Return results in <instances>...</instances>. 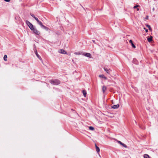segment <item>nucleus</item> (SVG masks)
Returning a JSON list of instances; mask_svg holds the SVG:
<instances>
[{
	"label": "nucleus",
	"instance_id": "f257e3e1",
	"mask_svg": "<svg viewBox=\"0 0 158 158\" xmlns=\"http://www.w3.org/2000/svg\"><path fill=\"white\" fill-rule=\"evenodd\" d=\"M49 82L52 84L55 85H57L60 83V81L58 79L52 80L50 81Z\"/></svg>",
	"mask_w": 158,
	"mask_h": 158
},
{
	"label": "nucleus",
	"instance_id": "f03ea898",
	"mask_svg": "<svg viewBox=\"0 0 158 158\" xmlns=\"http://www.w3.org/2000/svg\"><path fill=\"white\" fill-rule=\"evenodd\" d=\"M26 23L27 25L29 27L31 30L32 31L33 30V29L34 28L33 25L31 23H30L28 20H26Z\"/></svg>",
	"mask_w": 158,
	"mask_h": 158
},
{
	"label": "nucleus",
	"instance_id": "7ed1b4c3",
	"mask_svg": "<svg viewBox=\"0 0 158 158\" xmlns=\"http://www.w3.org/2000/svg\"><path fill=\"white\" fill-rule=\"evenodd\" d=\"M82 55L87 57H88L90 58H92V56H91V54L90 53H85L83 52V54Z\"/></svg>",
	"mask_w": 158,
	"mask_h": 158
},
{
	"label": "nucleus",
	"instance_id": "20e7f679",
	"mask_svg": "<svg viewBox=\"0 0 158 158\" xmlns=\"http://www.w3.org/2000/svg\"><path fill=\"white\" fill-rule=\"evenodd\" d=\"M32 31H33L34 33L36 34V35H40V32L39 31H38L37 29L35 28H34L33 30H32Z\"/></svg>",
	"mask_w": 158,
	"mask_h": 158
},
{
	"label": "nucleus",
	"instance_id": "39448f33",
	"mask_svg": "<svg viewBox=\"0 0 158 158\" xmlns=\"http://www.w3.org/2000/svg\"><path fill=\"white\" fill-rule=\"evenodd\" d=\"M34 52L35 53V54L36 55L37 57L40 60H41V57L38 55L37 53V51L36 49L34 50Z\"/></svg>",
	"mask_w": 158,
	"mask_h": 158
},
{
	"label": "nucleus",
	"instance_id": "423d86ee",
	"mask_svg": "<svg viewBox=\"0 0 158 158\" xmlns=\"http://www.w3.org/2000/svg\"><path fill=\"white\" fill-rule=\"evenodd\" d=\"M119 107V105L118 104L114 105L111 106L112 108L114 109H116L118 108Z\"/></svg>",
	"mask_w": 158,
	"mask_h": 158
},
{
	"label": "nucleus",
	"instance_id": "0eeeda50",
	"mask_svg": "<svg viewBox=\"0 0 158 158\" xmlns=\"http://www.w3.org/2000/svg\"><path fill=\"white\" fill-rule=\"evenodd\" d=\"M104 69L105 71L107 73L109 74L110 73V71H111V70H110V69H108L106 68H104Z\"/></svg>",
	"mask_w": 158,
	"mask_h": 158
},
{
	"label": "nucleus",
	"instance_id": "6e6552de",
	"mask_svg": "<svg viewBox=\"0 0 158 158\" xmlns=\"http://www.w3.org/2000/svg\"><path fill=\"white\" fill-rule=\"evenodd\" d=\"M59 52L62 54H66L67 52L63 49H61L59 51Z\"/></svg>",
	"mask_w": 158,
	"mask_h": 158
},
{
	"label": "nucleus",
	"instance_id": "1a4fd4ad",
	"mask_svg": "<svg viewBox=\"0 0 158 158\" xmlns=\"http://www.w3.org/2000/svg\"><path fill=\"white\" fill-rule=\"evenodd\" d=\"M74 54L77 55H82L83 54V52H76L74 53Z\"/></svg>",
	"mask_w": 158,
	"mask_h": 158
},
{
	"label": "nucleus",
	"instance_id": "9d476101",
	"mask_svg": "<svg viewBox=\"0 0 158 158\" xmlns=\"http://www.w3.org/2000/svg\"><path fill=\"white\" fill-rule=\"evenodd\" d=\"M95 146L96 149V151L98 153L100 151V149L99 147L97 146L96 144H95Z\"/></svg>",
	"mask_w": 158,
	"mask_h": 158
},
{
	"label": "nucleus",
	"instance_id": "9b49d317",
	"mask_svg": "<svg viewBox=\"0 0 158 158\" xmlns=\"http://www.w3.org/2000/svg\"><path fill=\"white\" fill-rule=\"evenodd\" d=\"M147 40L148 42H151L152 40V37L151 36L149 37L148 38Z\"/></svg>",
	"mask_w": 158,
	"mask_h": 158
},
{
	"label": "nucleus",
	"instance_id": "f8f14e48",
	"mask_svg": "<svg viewBox=\"0 0 158 158\" xmlns=\"http://www.w3.org/2000/svg\"><path fill=\"white\" fill-rule=\"evenodd\" d=\"M99 77H100L103 78L105 80H106L107 79V77H106L104 75H99Z\"/></svg>",
	"mask_w": 158,
	"mask_h": 158
},
{
	"label": "nucleus",
	"instance_id": "ddd939ff",
	"mask_svg": "<svg viewBox=\"0 0 158 158\" xmlns=\"http://www.w3.org/2000/svg\"><path fill=\"white\" fill-rule=\"evenodd\" d=\"M106 89H107V88H106V87L105 86H104L102 87V90L103 93H105V91L106 90Z\"/></svg>",
	"mask_w": 158,
	"mask_h": 158
},
{
	"label": "nucleus",
	"instance_id": "4468645a",
	"mask_svg": "<svg viewBox=\"0 0 158 158\" xmlns=\"http://www.w3.org/2000/svg\"><path fill=\"white\" fill-rule=\"evenodd\" d=\"M82 93L83 94L84 96L85 97H86V95L87 94V93L86 91L85 90H83L82 91Z\"/></svg>",
	"mask_w": 158,
	"mask_h": 158
},
{
	"label": "nucleus",
	"instance_id": "2eb2a0df",
	"mask_svg": "<svg viewBox=\"0 0 158 158\" xmlns=\"http://www.w3.org/2000/svg\"><path fill=\"white\" fill-rule=\"evenodd\" d=\"M37 22V23L41 27L43 25L42 24V23L40 21H39V20Z\"/></svg>",
	"mask_w": 158,
	"mask_h": 158
},
{
	"label": "nucleus",
	"instance_id": "dca6fc26",
	"mask_svg": "<svg viewBox=\"0 0 158 158\" xmlns=\"http://www.w3.org/2000/svg\"><path fill=\"white\" fill-rule=\"evenodd\" d=\"M143 157L144 158H150L149 156L147 154H145L143 155Z\"/></svg>",
	"mask_w": 158,
	"mask_h": 158
},
{
	"label": "nucleus",
	"instance_id": "f3484780",
	"mask_svg": "<svg viewBox=\"0 0 158 158\" xmlns=\"http://www.w3.org/2000/svg\"><path fill=\"white\" fill-rule=\"evenodd\" d=\"M41 27L43 29H44L46 30H48V28L47 27L45 26L44 25H43Z\"/></svg>",
	"mask_w": 158,
	"mask_h": 158
},
{
	"label": "nucleus",
	"instance_id": "a211bd4d",
	"mask_svg": "<svg viewBox=\"0 0 158 158\" xmlns=\"http://www.w3.org/2000/svg\"><path fill=\"white\" fill-rule=\"evenodd\" d=\"M7 56L6 55H5L3 57V59L5 61H7Z\"/></svg>",
	"mask_w": 158,
	"mask_h": 158
},
{
	"label": "nucleus",
	"instance_id": "6ab92c4d",
	"mask_svg": "<svg viewBox=\"0 0 158 158\" xmlns=\"http://www.w3.org/2000/svg\"><path fill=\"white\" fill-rule=\"evenodd\" d=\"M146 26L147 27H148V28L149 30H150V31L152 30V29L151 27L148 24H147V25H146Z\"/></svg>",
	"mask_w": 158,
	"mask_h": 158
},
{
	"label": "nucleus",
	"instance_id": "aec40b11",
	"mask_svg": "<svg viewBox=\"0 0 158 158\" xmlns=\"http://www.w3.org/2000/svg\"><path fill=\"white\" fill-rule=\"evenodd\" d=\"M89 129L91 130H93L94 129V128L92 127H89Z\"/></svg>",
	"mask_w": 158,
	"mask_h": 158
},
{
	"label": "nucleus",
	"instance_id": "412c9836",
	"mask_svg": "<svg viewBox=\"0 0 158 158\" xmlns=\"http://www.w3.org/2000/svg\"><path fill=\"white\" fill-rule=\"evenodd\" d=\"M122 145L125 147V148H127V146L125 144L123 143L122 144Z\"/></svg>",
	"mask_w": 158,
	"mask_h": 158
},
{
	"label": "nucleus",
	"instance_id": "4be33fe9",
	"mask_svg": "<svg viewBox=\"0 0 158 158\" xmlns=\"http://www.w3.org/2000/svg\"><path fill=\"white\" fill-rule=\"evenodd\" d=\"M131 46H132V47L134 48H135V45L133 43L131 44Z\"/></svg>",
	"mask_w": 158,
	"mask_h": 158
},
{
	"label": "nucleus",
	"instance_id": "5701e85b",
	"mask_svg": "<svg viewBox=\"0 0 158 158\" xmlns=\"http://www.w3.org/2000/svg\"><path fill=\"white\" fill-rule=\"evenodd\" d=\"M139 6V5H135V6H134V8H137V7H138V6Z\"/></svg>",
	"mask_w": 158,
	"mask_h": 158
},
{
	"label": "nucleus",
	"instance_id": "b1692460",
	"mask_svg": "<svg viewBox=\"0 0 158 158\" xmlns=\"http://www.w3.org/2000/svg\"><path fill=\"white\" fill-rule=\"evenodd\" d=\"M30 15H31L32 17L33 18H34L35 17V15L33 14H31V13L30 14Z\"/></svg>",
	"mask_w": 158,
	"mask_h": 158
},
{
	"label": "nucleus",
	"instance_id": "393cba45",
	"mask_svg": "<svg viewBox=\"0 0 158 158\" xmlns=\"http://www.w3.org/2000/svg\"><path fill=\"white\" fill-rule=\"evenodd\" d=\"M118 142L119 143V144H120L121 145H122V144L123 143L122 142H121L120 141H118Z\"/></svg>",
	"mask_w": 158,
	"mask_h": 158
},
{
	"label": "nucleus",
	"instance_id": "a878e982",
	"mask_svg": "<svg viewBox=\"0 0 158 158\" xmlns=\"http://www.w3.org/2000/svg\"><path fill=\"white\" fill-rule=\"evenodd\" d=\"M34 19H35L37 21V22L38 21V20H39L36 17H35Z\"/></svg>",
	"mask_w": 158,
	"mask_h": 158
},
{
	"label": "nucleus",
	"instance_id": "bb28decb",
	"mask_svg": "<svg viewBox=\"0 0 158 158\" xmlns=\"http://www.w3.org/2000/svg\"><path fill=\"white\" fill-rule=\"evenodd\" d=\"M130 43H131V44L133 43L132 41L131 40H130L129 41Z\"/></svg>",
	"mask_w": 158,
	"mask_h": 158
},
{
	"label": "nucleus",
	"instance_id": "cd10ccee",
	"mask_svg": "<svg viewBox=\"0 0 158 158\" xmlns=\"http://www.w3.org/2000/svg\"><path fill=\"white\" fill-rule=\"evenodd\" d=\"M4 1L6 2H9L10 1V0H4Z\"/></svg>",
	"mask_w": 158,
	"mask_h": 158
},
{
	"label": "nucleus",
	"instance_id": "c85d7f7f",
	"mask_svg": "<svg viewBox=\"0 0 158 158\" xmlns=\"http://www.w3.org/2000/svg\"><path fill=\"white\" fill-rule=\"evenodd\" d=\"M148 19V15H147L146 16V18H145V19Z\"/></svg>",
	"mask_w": 158,
	"mask_h": 158
},
{
	"label": "nucleus",
	"instance_id": "c756f323",
	"mask_svg": "<svg viewBox=\"0 0 158 158\" xmlns=\"http://www.w3.org/2000/svg\"><path fill=\"white\" fill-rule=\"evenodd\" d=\"M92 41H93V42L94 43V44H96L95 43V41L94 40H92Z\"/></svg>",
	"mask_w": 158,
	"mask_h": 158
},
{
	"label": "nucleus",
	"instance_id": "7c9ffc66",
	"mask_svg": "<svg viewBox=\"0 0 158 158\" xmlns=\"http://www.w3.org/2000/svg\"><path fill=\"white\" fill-rule=\"evenodd\" d=\"M148 29H146V30H145V31H146V32H148Z\"/></svg>",
	"mask_w": 158,
	"mask_h": 158
},
{
	"label": "nucleus",
	"instance_id": "2f4dec72",
	"mask_svg": "<svg viewBox=\"0 0 158 158\" xmlns=\"http://www.w3.org/2000/svg\"><path fill=\"white\" fill-rule=\"evenodd\" d=\"M137 10L138 11L139 10V8H137Z\"/></svg>",
	"mask_w": 158,
	"mask_h": 158
}]
</instances>
